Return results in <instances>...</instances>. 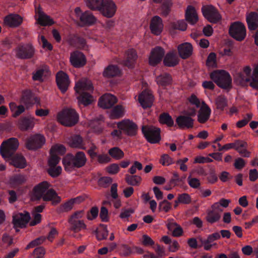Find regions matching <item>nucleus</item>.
Returning a JSON list of instances; mask_svg holds the SVG:
<instances>
[{"mask_svg":"<svg viewBox=\"0 0 258 258\" xmlns=\"http://www.w3.org/2000/svg\"><path fill=\"white\" fill-rule=\"evenodd\" d=\"M229 33L236 40L241 41L244 39L246 36L245 26L240 22H235L231 24L229 29Z\"/></svg>","mask_w":258,"mask_h":258,"instance_id":"6e6552de","label":"nucleus"},{"mask_svg":"<svg viewBox=\"0 0 258 258\" xmlns=\"http://www.w3.org/2000/svg\"><path fill=\"white\" fill-rule=\"evenodd\" d=\"M78 199L79 198L72 199L60 205L57 209V213H61L71 211L73 209L74 204L76 203Z\"/></svg>","mask_w":258,"mask_h":258,"instance_id":"4c0bfd02","label":"nucleus"},{"mask_svg":"<svg viewBox=\"0 0 258 258\" xmlns=\"http://www.w3.org/2000/svg\"><path fill=\"white\" fill-rule=\"evenodd\" d=\"M70 62L75 68H81L85 65L86 59L85 55L81 51L76 50L71 53Z\"/></svg>","mask_w":258,"mask_h":258,"instance_id":"a211bd4d","label":"nucleus"},{"mask_svg":"<svg viewBox=\"0 0 258 258\" xmlns=\"http://www.w3.org/2000/svg\"><path fill=\"white\" fill-rule=\"evenodd\" d=\"M119 169L117 164L112 163L106 168V170L110 174H115L119 172Z\"/></svg>","mask_w":258,"mask_h":258,"instance_id":"774afa93","label":"nucleus"},{"mask_svg":"<svg viewBox=\"0 0 258 258\" xmlns=\"http://www.w3.org/2000/svg\"><path fill=\"white\" fill-rule=\"evenodd\" d=\"M221 217V214L210 210L207 212L206 220L209 223L213 224L219 221Z\"/></svg>","mask_w":258,"mask_h":258,"instance_id":"37998d69","label":"nucleus"},{"mask_svg":"<svg viewBox=\"0 0 258 258\" xmlns=\"http://www.w3.org/2000/svg\"><path fill=\"white\" fill-rule=\"evenodd\" d=\"M138 100L142 107L146 109L152 106L154 97L149 91L145 90L139 95Z\"/></svg>","mask_w":258,"mask_h":258,"instance_id":"aec40b11","label":"nucleus"},{"mask_svg":"<svg viewBox=\"0 0 258 258\" xmlns=\"http://www.w3.org/2000/svg\"><path fill=\"white\" fill-rule=\"evenodd\" d=\"M171 204L167 200H164L159 205V209L165 212H168L171 209Z\"/></svg>","mask_w":258,"mask_h":258,"instance_id":"69168bd1","label":"nucleus"},{"mask_svg":"<svg viewBox=\"0 0 258 258\" xmlns=\"http://www.w3.org/2000/svg\"><path fill=\"white\" fill-rule=\"evenodd\" d=\"M98 213V208L95 206L93 207L89 211L87 212V218L89 220H93L97 217Z\"/></svg>","mask_w":258,"mask_h":258,"instance_id":"13d9d810","label":"nucleus"},{"mask_svg":"<svg viewBox=\"0 0 258 258\" xmlns=\"http://www.w3.org/2000/svg\"><path fill=\"white\" fill-rule=\"evenodd\" d=\"M112 178L110 177H102L98 180V184L100 186L106 187L112 182Z\"/></svg>","mask_w":258,"mask_h":258,"instance_id":"0e129e2a","label":"nucleus"},{"mask_svg":"<svg viewBox=\"0 0 258 258\" xmlns=\"http://www.w3.org/2000/svg\"><path fill=\"white\" fill-rule=\"evenodd\" d=\"M142 132L147 141L151 144L158 143L161 140L159 128L153 125H143Z\"/></svg>","mask_w":258,"mask_h":258,"instance_id":"0eeeda50","label":"nucleus"},{"mask_svg":"<svg viewBox=\"0 0 258 258\" xmlns=\"http://www.w3.org/2000/svg\"><path fill=\"white\" fill-rule=\"evenodd\" d=\"M69 146L74 148L85 150V143L82 137L78 135H75L71 136L68 141Z\"/></svg>","mask_w":258,"mask_h":258,"instance_id":"cd10ccee","label":"nucleus"},{"mask_svg":"<svg viewBox=\"0 0 258 258\" xmlns=\"http://www.w3.org/2000/svg\"><path fill=\"white\" fill-rule=\"evenodd\" d=\"M187 182L189 185L193 188H198L201 185L199 179L197 178H191L190 176L188 177Z\"/></svg>","mask_w":258,"mask_h":258,"instance_id":"e2e57ef3","label":"nucleus"},{"mask_svg":"<svg viewBox=\"0 0 258 258\" xmlns=\"http://www.w3.org/2000/svg\"><path fill=\"white\" fill-rule=\"evenodd\" d=\"M50 184L46 181H42L35 185L31 194L33 201H39L42 199L44 201H51L53 205H56L61 201V198L52 188L49 189Z\"/></svg>","mask_w":258,"mask_h":258,"instance_id":"f03ea898","label":"nucleus"},{"mask_svg":"<svg viewBox=\"0 0 258 258\" xmlns=\"http://www.w3.org/2000/svg\"><path fill=\"white\" fill-rule=\"evenodd\" d=\"M178 199L180 203L183 204H189L191 201L190 196L186 193L178 195Z\"/></svg>","mask_w":258,"mask_h":258,"instance_id":"052dcab7","label":"nucleus"},{"mask_svg":"<svg viewBox=\"0 0 258 258\" xmlns=\"http://www.w3.org/2000/svg\"><path fill=\"white\" fill-rule=\"evenodd\" d=\"M16 56L22 59H28L32 58L35 53V48L29 43L19 45L15 49Z\"/></svg>","mask_w":258,"mask_h":258,"instance_id":"9d476101","label":"nucleus"},{"mask_svg":"<svg viewBox=\"0 0 258 258\" xmlns=\"http://www.w3.org/2000/svg\"><path fill=\"white\" fill-rule=\"evenodd\" d=\"M125 179L128 184L132 186H137L140 184L142 178L139 175L127 174L125 175Z\"/></svg>","mask_w":258,"mask_h":258,"instance_id":"a18cd8bd","label":"nucleus"},{"mask_svg":"<svg viewBox=\"0 0 258 258\" xmlns=\"http://www.w3.org/2000/svg\"><path fill=\"white\" fill-rule=\"evenodd\" d=\"M31 217L28 212L24 211L23 213H18L13 216V224L14 227L23 228L26 227Z\"/></svg>","mask_w":258,"mask_h":258,"instance_id":"ddd939ff","label":"nucleus"},{"mask_svg":"<svg viewBox=\"0 0 258 258\" xmlns=\"http://www.w3.org/2000/svg\"><path fill=\"white\" fill-rule=\"evenodd\" d=\"M5 25L13 28L19 26L23 22V18L18 14H10L4 18Z\"/></svg>","mask_w":258,"mask_h":258,"instance_id":"4be33fe9","label":"nucleus"},{"mask_svg":"<svg viewBox=\"0 0 258 258\" xmlns=\"http://www.w3.org/2000/svg\"><path fill=\"white\" fill-rule=\"evenodd\" d=\"M26 176L21 174H15L10 178L11 183L15 185L23 184L26 181Z\"/></svg>","mask_w":258,"mask_h":258,"instance_id":"de8ad7c7","label":"nucleus"},{"mask_svg":"<svg viewBox=\"0 0 258 258\" xmlns=\"http://www.w3.org/2000/svg\"><path fill=\"white\" fill-rule=\"evenodd\" d=\"M57 118L61 124L66 126H72L78 123L79 115L74 109L66 108L58 113Z\"/></svg>","mask_w":258,"mask_h":258,"instance_id":"423d86ee","label":"nucleus"},{"mask_svg":"<svg viewBox=\"0 0 258 258\" xmlns=\"http://www.w3.org/2000/svg\"><path fill=\"white\" fill-rule=\"evenodd\" d=\"M156 80L159 85L165 87L171 84L172 79L170 74L165 73L157 77Z\"/></svg>","mask_w":258,"mask_h":258,"instance_id":"e433bc0d","label":"nucleus"},{"mask_svg":"<svg viewBox=\"0 0 258 258\" xmlns=\"http://www.w3.org/2000/svg\"><path fill=\"white\" fill-rule=\"evenodd\" d=\"M159 121L160 123L166 124L169 127L174 125V120L171 116L167 112L161 113L159 117Z\"/></svg>","mask_w":258,"mask_h":258,"instance_id":"ea45409f","label":"nucleus"},{"mask_svg":"<svg viewBox=\"0 0 258 258\" xmlns=\"http://www.w3.org/2000/svg\"><path fill=\"white\" fill-rule=\"evenodd\" d=\"M38 23L41 26H50L54 24L53 20L48 15L43 12L39 14Z\"/></svg>","mask_w":258,"mask_h":258,"instance_id":"a19ab883","label":"nucleus"},{"mask_svg":"<svg viewBox=\"0 0 258 258\" xmlns=\"http://www.w3.org/2000/svg\"><path fill=\"white\" fill-rule=\"evenodd\" d=\"M68 222L70 224V229L75 232H78L87 228V225L82 220L69 219Z\"/></svg>","mask_w":258,"mask_h":258,"instance_id":"473e14b6","label":"nucleus"},{"mask_svg":"<svg viewBox=\"0 0 258 258\" xmlns=\"http://www.w3.org/2000/svg\"><path fill=\"white\" fill-rule=\"evenodd\" d=\"M45 238L44 237H39L36 238L35 239L31 241L26 247V249H28L31 248H33L37 245H39L42 243Z\"/></svg>","mask_w":258,"mask_h":258,"instance_id":"bf43d9fd","label":"nucleus"},{"mask_svg":"<svg viewBox=\"0 0 258 258\" xmlns=\"http://www.w3.org/2000/svg\"><path fill=\"white\" fill-rule=\"evenodd\" d=\"M108 235V231L106 226H103L102 228L97 230L96 233V237L98 240L106 239Z\"/></svg>","mask_w":258,"mask_h":258,"instance_id":"5fc2aeb1","label":"nucleus"},{"mask_svg":"<svg viewBox=\"0 0 258 258\" xmlns=\"http://www.w3.org/2000/svg\"><path fill=\"white\" fill-rule=\"evenodd\" d=\"M62 168L60 166H49L47 169V173L52 177H58L61 173Z\"/></svg>","mask_w":258,"mask_h":258,"instance_id":"3c124183","label":"nucleus"},{"mask_svg":"<svg viewBox=\"0 0 258 258\" xmlns=\"http://www.w3.org/2000/svg\"><path fill=\"white\" fill-rule=\"evenodd\" d=\"M177 50L179 56L181 58L185 59L191 55L193 47L190 43L184 42L178 46Z\"/></svg>","mask_w":258,"mask_h":258,"instance_id":"5701e85b","label":"nucleus"},{"mask_svg":"<svg viewBox=\"0 0 258 258\" xmlns=\"http://www.w3.org/2000/svg\"><path fill=\"white\" fill-rule=\"evenodd\" d=\"M45 142L44 137L39 134L31 136L26 141V145L28 149L35 150L41 148Z\"/></svg>","mask_w":258,"mask_h":258,"instance_id":"f8f14e48","label":"nucleus"},{"mask_svg":"<svg viewBox=\"0 0 258 258\" xmlns=\"http://www.w3.org/2000/svg\"><path fill=\"white\" fill-rule=\"evenodd\" d=\"M34 124V118L31 116L23 117L19 120V128L22 131L32 129Z\"/></svg>","mask_w":258,"mask_h":258,"instance_id":"7c9ffc66","label":"nucleus"},{"mask_svg":"<svg viewBox=\"0 0 258 258\" xmlns=\"http://www.w3.org/2000/svg\"><path fill=\"white\" fill-rule=\"evenodd\" d=\"M89 126L94 130L95 132L100 133L102 131L101 121L99 119L91 120L89 123Z\"/></svg>","mask_w":258,"mask_h":258,"instance_id":"864d4df0","label":"nucleus"},{"mask_svg":"<svg viewBox=\"0 0 258 258\" xmlns=\"http://www.w3.org/2000/svg\"><path fill=\"white\" fill-rule=\"evenodd\" d=\"M48 72V67L46 65L42 66L32 73V79L35 81L42 82L43 81V77L46 76Z\"/></svg>","mask_w":258,"mask_h":258,"instance_id":"2f4dec72","label":"nucleus"},{"mask_svg":"<svg viewBox=\"0 0 258 258\" xmlns=\"http://www.w3.org/2000/svg\"><path fill=\"white\" fill-rule=\"evenodd\" d=\"M75 89L78 94L77 98L80 105L87 106L91 103L92 96L85 92L86 90L90 91L93 89V86L90 82L87 80L79 81L76 84Z\"/></svg>","mask_w":258,"mask_h":258,"instance_id":"20e7f679","label":"nucleus"},{"mask_svg":"<svg viewBox=\"0 0 258 258\" xmlns=\"http://www.w3.org/2000/svg\"><path fill=\"white\" fill-rule=\"evenodd\" d=\"M179 62V59L175 51L168 52L165 56L163 63L165 66L173 67Z\"/></svg>","mask_w":258,"mask_h":258,"instance_id":"c85d7f7f","label":"nucleus"},{"mask_svg":"<svg viewBox=\"0 0 258 258\" xmlns=\"http://www.w3.org/2000/svg\"><path fill=\"white\" fill-rule=\"evenodd\" d=\"M215 103L218 109L223 111L224 108L227 106L228 101L225 96L219 95L216 98Z\"/></svg>","mask_w":258,"mask_h":258,"instance_id":"09e8293b","label":"nucleus"},{"mask_svg":"<svg viewBox=\"0 0 258 258\" xmlns=\"http://www.w3.org/2000/svg\"><path fill=\"white\" fill-rule=\"evenodd\" d=\"M242 80L249 82V86L253 89L258 90V64L254 68L251 77H242Z\"/></svg>","mask_w":258,"mask_h":258,"instance_id":"f704fd0d","label":"nucleus"},{"mask_svg":"<svg viewBox=\"0 0 258 258\" xmlns=\"http://www.w3.org/2000/svg\"><path fill=\"white\" fill-rule=\"evenodd\" d=\"M211 113V109L205 103L202 102V106L200 108L198 114V120L201 123H205L210 118Z\"/></svg>","mask_w":258,"mask_h":258,"instance_id":"a878e982","label":"nucleus"},{"mask_svg":"<svg viewBox=\"0 0 258 258\" xmlns=\"http://www.w3.org/2000/svg\"><path fill=\"white\" fill-rule=\"evenodd\" d=\"M171 26L174 29L184 31L186 29L187 24L184 20H181L172 23Z\"/></svg>","mask_w":258,"mask_h":258,"instance_id":"6e6d98bb","label":"nucleus"},{"mask_svg":"<svg viewBox=\"0 0 258 258\" xmlns=\"http://www.w3.org/2000/svg\"><path fill=\"white\" fill-rule=\"evenodd\" d=\"M21 102L27 108L31 107L34 104L39 105V99L35 97L33 92L29 90L23 92Z\"/></svg>","mask_w":258,"mask_h":258,"instance_id":"f3484780","label":"nucleus"},{"mask_svg":"<svg viewBox=\"0 0 258 258\" xmlns=\"http://www.w3.org/2000/svg\"><path fill=\"white\" fill-rule=\"evenodd\" d=\"M87 162L85 154L82 151H78L76 154L69 153L63 158L62 162L67 171H72L76 168L84 166Z\"/></svg>","mask_w":258,"mask_h":258,"instance_id":"7ed1b4c3","label":"nucleus"},{"mask_svg":"<svg viewBox=\"0 0 258 258\" xmlns=\"http://www.w3.org/2000/svg\"><path fill=\"white\" fill-rule=\"evenodd\" d=\"M50 157L48 160V166H57L59 163L60 158L57 154L50 153Z\"/></svg>","mask_w":258,"mask_h":258,"instance_id":"680f3d73","label":"nucleus"},{"mask_svg":"<svg viewBox=\"0 0 258 258\" xmlns=\"http://www.w3.org/2000/svg\"><path fill=\"white\" fill-rule=\"evenodd\" d=\"M108 154L111 157L115 160H120L124 156L123 152L117 147L110 149L108 151Z\"/></svg>","mask_w":258,"mask_h":258,"instance_id":"49530a36","label":"nucleus"},{"mask_svg":"<svg viewBox=\"0 0 258 258\" xmlns=\"http://www.w3.org/2000/svg\"><path fill=\"white\" fill-rule=\"evenodd\" d=\"M248 30L252 33L258 28V14L255 12L249 13L246 17Z\"/></svg>","mask_w":258,"mask_h":258,"instance_id":"393cba45","label":"nucleus"},{"mask_svg":"<svg viewBox=\"0 0 258 258\" xmlns=\"http://www.w3.org/2000/svg\"><path fill=\"white\" fill-rule=\"evenodd\" d=\"M79 20L80 26L84 27L93 25L97 19L91 12L86 11L81 14Z\"/></svg>","mask_w":258,"mask_h":258,"instance_id":"412c9836","label":"nucleus"},{"mask_svg":"<svg viewBox=\"0 0 258 258\" xmlns=\"http://www.w3.org/2000/svg\"><path fill=\"white\" fill-rule=\"evenodd\" d=\"M211 79L221 88L230 89L232 87V79L230 74L224 70H217L210 74Z\"/></svg>","mask_w":258,"mask_h":258,"instance_id":"39448f33","label":"nucleus"},{"mask_svg":"<svg viewBox=\"0 0 258 258\" xmlns=\"http://www.w3.org/2000/svg\"><path fill=\"white\" fill-rule=\"evenodd\" d=\"M240 146L241 147H244L246 146V142L242 140H237L233 143H228L223 146V149L225 150H228L230 149H234L236 150V148L237 146Z\"/></svg>","mask_w":258,"mask_h":258,"instance_id":"8fccbe9b","label":"nucleus"},{"mask_svg":"<svg viewBox=\"0 0 258 258\" xmlns=\"http://www.w3.org/2000/svg\"><path fill=\"white\" fill-rule=\"evenodd\" d=\"M116 9V6L112 0H103L99 11L104 17L110 18L114 16Z\"/></svg>","mask_w":258,"mask_h":258,"instance_id":"4468645a","label":"nucleus"},{"mask_svg":"<svg viewBox=\"0 0 258 258\" xmlns=\"http://www.w3.org/2000/svg\"><path fill=\"white\" fill-rule=\"evenodd\" d=\"M124 109L121 105H117L111 110L110 116L112 119H118L123 116Z\"/></svg>","mask_w":258,"mask_h":258,"instance_id":"58836bf2","label":"nucleus"},{"mask_svg":"<svg viewBox=\"0 0 258 258\" xmlns=\"http://www.w3.org/2000/svg\"><path fill=\"white\" fill-rule=\"evenodd\" d=\"M186 20L191 25L197 23L198 20V15L194 7L188 6L185 11Z\"/></svg>","mask_w":258,"mask_h":258,"instance_id":"72a5a7b5","label":"nucleus"},{"mask_svg":"<svg viewBox=\"0 0 258 258\" xmlns=\"http://www.w3.org/2000/svg\"><path fill=\"white\" fill-rule=\"evenodd\" d=\"M117 98L114 95L106 93L100 98L98 105L104 109L110 108L117 102Z\"/></svg>","mask_w":258,"mask_h":258,"instance_id":"6ab92c4d","label":"nucleus"},{"mask_svg":"<svg viewBox=\"0 0 258 258\" xmlns=\"http://www.w3.org/2000/svg\"><path fill=\"white\" fill-rule=\"evenodd\" d=\"M55 78L58 88L62 93H65L70 85L69 76L63 71H60L56 74Z\"/></svg>","mask_w":258,"mask_h":258,"instance_id":"2eb2a0df","label":"nucleus"},{"mask_svg":"<svg viewBox=\"0 0 258 258\" xmlns=\"http://www.w3.org/2000/svg\"><path fill=\"white\" fill-rule=\"evenodd\" d=\"M103 0H86L87 7L92 10H99Z\"/></svg>","mask_w":258,"mask_h":258,"instance_id":"603ef678","label":"nucleus"},{"mask_svg":"<svg viewBox=\"0 0 258 258\" xmlns=\"http://www.w3.org/2000/svg\"><path fill=\"white\" fill-rule=\"evenodd\" d=\"M175 121L180 129L190 128L194 126V119L187 115H180L176 118Z\"/></svg>","mask_w":258,"mask_h":258,"instance_id":"b1692460","label":"nucleus"},{"mask_svg":"<svg viewBox=\"0 0 258 258\" xmlns=\"http://www.w3.org/2000/svg\"><path fill=\"white\" fill-rule=\"evenodd\" d=\"M172 6L171 0H164L160 8V14L162 16H167L170 12Z\"/></svg>","mask_w":258,"mask_h":258,"instance_id":"79ce46f5","label":"nucleus"},{"mask_svg":"<svg viewBox=\"0 0 258 258\" xmlns=\"http://www.w3.org/2000/svg\"><path fill=\"white\" fill-rule=\"evenodd\" d=\"M137 57L138 55L135 49H130L127 50L125 53V57L124 60V65L130 68H133Z\"/></svg>","mask_w":258,"mask_h":258,"instance_id":"c756f323","label":"nucleus"},{"mask_svg":"<svg viewBox=\"0 0 258 258\" xmlns=\"http://www.w3.org/2000/svg\"><path fill=\"white\" fill-rule=\"evenodd\" d=\"M165 54L164 50L160 46H156L153 48L149 58V64L155 66L162 60Z\"/></svg>","mask_w":258,"mask_h":258,"instance_id":"dca6fc26","label":"nucleus"},{"mask_svg":"<svg viewBox=\"0 0 258 258\" xmlns=\"http://www.w3.org/2000/svg\"><path fill=\"white\" fill-rule=\"evenodd\" d=\"M19 145V141L17 138H10L1 145L0 154L4 158L11 159V164L15 167L23 169L27 165L25 158L21 155H14Z\"/></svg>","mask_w":258,"mask_h":258,"instance_id":"f257e3e1","label":"nucleus"},{"mask_svg":"<svg viewBox=\"0 0 258 258\" xmlns=\"http://www.w3.org/2000/svg\"><path fill=\"white\" fill-rule=\"evenodd\" d=\"M160 162L164 166H168L173 163V161L168 154H163L161 157Z\"/></svg>","mask_w":258,"mask_h":258,"instance_id":"338daca9","label":"nucleus"},{"mask_svg":"<svg viewBox=\"0 0 258 258\" xmlns=\"http://www.w3.org/2000/svg\"><path fill=\"white\" fill-rule=\"evenodd\" d=\"M163 27L162 19L158 16L153 17L150 24V29L152 33L156 35H159L162 31Z\"/></svg>","mask_w":258,"mask_h":258,"instance_id":"bb28decb","label":"nucleus"},{"mask_svg":"<svg viewBox=\"0 0 258 258\" xmlns=\"http://www.w3.org/2000/svg\"><path fill=\"white\" fill-rule=\"evenodd\" d=\"M69 42L71 45H79L84 47L86 44V40L78 34H73L69 38Z\"/></svg>","mask_w":258,"mask_h":258,"instance_id":"c03bdc74","label":"nucleus"},{"mask_svg":"<svg viewBox=\"0 0 258 258\" xmlns=\"http://www.w3.org/2000/svg\"><path fill=\"white\" fill-rule=\"evenodd\" d=\"M117 128L122 131L125 135L133 137L137 135L138 125L132 120L123 119L117 123Z\"/></svg>","mask_w":258,"mask_h":258,"instance_id":"9b49d317","label":"nucleus"},{"mask_svg":"<svg viewBox=\"0 0 258 258\" xmlns=\"http://www.w3.org/2000/svg\"><path fill=\"white\" fill-rule=\"evenodd\" d=\"M66 152V149L65 147L62 145H55L53 146L50 150V153H53L54 154L62 155Z\"/></svg>","mask_w":258,"mask_h":258,"instance_id":"4d7b16f0","label":"nucleus"},{"mask_svg":"<svg viewBox=\"0 0 258 258\" xmlns=\"http://www.w3.org/2000/svg\"><path fill=\"white\" fill-rule=\"evenodd\" d=\"M201 10L204 17L210 23L216 24L222 19L217 9L212 5L203 6Z\"/></svg>","mask_w":258,"mask_h":258,"instance_id":"1a4fd4ad","label":"nucleus"},{"mask_svg":"<svg viewBox=\"0 0 258 258\" xmlns=\"http://www.w3.org/2000/svg\"><path fill=\"white\" fill-rule=\"evenodd\" d=\"M120 74V70L116 65L110 64L106 67L103 73V75L106 78H112L119 76Z\"/></svg>","mask_w":258,"mask_h":258,"instance_id":"c9c22d12","label":"nucleus"}]
</instances>
